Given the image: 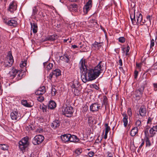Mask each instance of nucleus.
I'll use <instances>...</instances> for the list:
<instances>
[{"instance_id": "28", "label": "nucleus", "mask_w": 157, "mask_h": 157, "mask_svg": "<svg viewBox=\"0 0 157 157\" xmlns=\"http://www.w3.org/2000/svg\"><path fill=\"white\" fill-rule=\"evenodd\" d=\"M40 109L42 110L43 112H46L48 110V108H47V105H45L44 104L40 105Z\"/></svg>"}, {"instance_id": "55", "label": "nucleus", "mask_w": 157, "mask_h": 157, "mask_svg": "<svg viewBox=\"0 0 157 157\" xmlns=\"http://www.w3.org/2000/svg\"><path fill=\"white\" fill-rule=\"evenodd\" d=\"M142 143H141L140 145V146L139 147V148H141V147H142L143 146V145L144 144V140L143 139H142Z\"/></svg>"}, {"instance_id": "17", "label": "nucleus", "mask_w": 157, "mask_h": 157, "mask_svg": "<svg viewBox=\"0 0 157 157\" xmlns=\"http://www.w3.org/2000/svg\"><path fill=\"white\" fill-rule=\"evenodd\" d=\"M56 107V104L53 101H50L48 105V109H54Z\"/></svg>"}, {"instance_id": "56", "label": "nucleus", "mask_w": 157, "mask_h": 157, "mask_svg": "<svg viewBox=\"0 0 157 157\" xmlns=\"http://www.w3.org/2000/svg\"><path fill=\"white\" fill-rule=\"evenodd\" d=\"M154 89L156 90H157V82L156 83H154L153 84Z\"/></svg>"}, {"instance_id": "30", "label": "nucleus", "mask_w": 157, "mask_h": 157, "mask_svg": "<svg viewBox=\"0 0 157 157\" xmlns=\"http://www.w3.org/2000/svg\"><path fill=\"white\" fill-rule=\"evenodd\" d=\"M80 48H82V50L84 51H87L89 49V47L86 45L82 44L80 46Z\"/></svg>"}, {"instance_id": "60", "label": "nucleus", "mask_w": 157, "mask_h": 157, "mask_svg": "<svg viewBox=\"0 0 157 157\" xmlns=\"http://www.w3.org/2000/svg\"><path fill=\"white\" fill-rule=\"evenodd\" d=\"M132 23L134 25H135L136 24H137L135 18L133 20H132Z\"/></svg>"}, {"instance_id": "49", "label": "nucleus", "mask_w": 157, "mask_h": 157, "mask_svg": "<svg viewBox=\"0 0 157 157\" xmlns=\"http://www.w3.org/2000/svg\"><path fill=\"white\" fill-rule=\"evenodd\" d=\"M141 124V122L139 120H137V121H136V125L137 126H140V125Z\"/></svg>"}, {"instance_id": "15", "label": "nucleus", "mask_w": 157, "mask_h": 157, "mask_svg": "<svg viewBox=\"0 0 157 157\" xmlns=\"http://www.w3.org/2000/svg\"><path fill=\"white\" fill-rule=\"evenodd\" d=\"M18 72H19V71L16 70L15 68H13L11 71L9 72V74L10 77L12 78L16 76V75H17V73Z\"/></svg>"}, {"instance_id": "20", "label": "nucleus", "mask_w": 157, "mask_h": 157, "mask_svg": "<svg viewBox=\"0 0 157 157\" xmlns=\"http://www.w3.org/2000/svg\"><path fill=\"white\" fill-rule=\"evenodd\" d=\"M48 62H46L43 63V65L45 67V65H47L46 69L47 71H49L52 69L53 66V64L51 63H49L48 64Z\"/></svg>"}, {"instance_id": "48", "label": "nucleus", "mask_w": 157, "mask_h": 157, "mask_svg": "<svg viewBox=\"0 0 157 157\" xmlns=\"http://www.w3.org/2000/svg\"><path fill=\"white\" fill-rule=\"evenodd\" d=\"M101 44V43H98L96 41H95L94 43L92 45L94 46V47H97L98 45V44Z\"/></svg>"}, {"instance_id": "5", "label": "nucleus", "mask_w": 157, "mask_h": 157, "mask_svg": "<svg viewBox=\"0 0 157 157\" xmlns=\"http://www.w3.org/2000/svg\"><path fill=\"white\" fill-rule=\"evenodd\" d=\"M3 21L4 23L10 26L15 27L17 24V21L13 19L8 20L7 19L3 18Z\"/></svg>"}, {"instance_id": "27", "label": "nucleus", "mask_w": 157, "mask_h": 157, "mask_svg": "<svg viewBox=\"0 0 157 157\" xmlns=\"http://www.w3.org/2000/svg\"><path fill=\"white\" fill-rule=\"evenodd\" d=\"M21 103L22 105L27 107H31L33 106L31 103L29 104L25 100H23L21 101Z\"/></svg>"}, {"instance_id": "57", "label": "nucleus", "mask_w": 157, "mask_h": 157, "mask_svg": "<svg viewBox=\"0 0 157 157\" xmlns=\"http://www.w3.org/2000/svg\"><path fill=\"white\" fill-rule=\"evenodd\" d=\"M151 120H152V119H151V118L150 117H149L147 121V123L148 124H149V123H151Z\"/></svg>"}, {"instance_id": "46", "label": "nucleus", "mask_w": 157, "mask_h": 157, "mask_svg": "<svg viewBox=\"0 0 157 157\" xmlns=\"http://www.w3.org/2000/svg\"><path fill=\"white\" fill-rule=\"evenodd\" d=\"M37 11V10L36 9V7H34V8L33 9V14L34 15H35V14H36V13Z\"/></svg>"}, {"instance_id": "52", "label": "nucleus", "mask_w": 157, "mask_h": 157, "mask_svg": "<svg viewBox=\"0 0 157 157\" xmlns=\"http://www.w3.org/2000/svg\"><path fill=\"white\" fill-rule=\"evenodd\" d=\"M138 72L137 71H134V78L135 79H136L138 75Z\"/></svg>"}, {"instance_id": "34", "label": "nucleus", "mask_w": 157, "mask_h": 157, "mask_svg": "<svg viewBox=\"0 0 157 157\" xmlns=\"http://www.w3.org/2000/svg\"><path fill=\"white\" fill-rule=\"evenodd\" d=\"M105 132L108 133L110 129V127L108 126V124L107 123L105 124Z\"/></svg>"}, {"instance_id": "3", "label": "nucleus", "mask_w": 157, "mask_h": 157, "mask_svg": "<svg viewBox=\"0 0 157 157\" xmlns=\"http://www.w3.org/2000/svg\"><path fill=\"white\" fill-rule=\"evenodd\" d=\"M73 112V108L71 106H67L62 109L63 114L68 117L71 116Z\"/></svg>"}, {"instance_id": "61", "label": "nucleus", "mask_w": 157, "mask_h": 157, "mask_svg": "<svg viewBox=\"0 0 157 157\" xmlns=\"http://www.w3.org/2000/svg\"><path fill=\"white\" fill-rule=\"evenodd\" d=\"M106 157H112L113 155L111 153H108Z\"/></svg>"}, {"instance_id": "39", "label": "nucleus", "mask_w": 157, "mask_h": 157, "mask_svg": "<svg viewBox=\"0 0 157 157\" xmlns=\"http://www.w3.org/2000/svg\"><path fill=\"white\" fill-rule=\"evenodd\" d=\"M88 122L89 124H92L93 123V120L92 116H90L88 118Z\"/></svg>"}, {"instance_id": "11", "label": "nucleus", "mask_w": 157, "mask_h": 157, "mask_svg": "<svg viewBox=\"0 0 157 157\" xmlns=\"http://www.w3.org/2000/svg\"><path fill=\"white\" fill-rule=\"evenodd\" d=\"M61 75V71L59 69H56L54 70L49 75V78L52 79L53 75H55L56 77H58Z\"/></svg>"}, {"instance_id": "37", "label": "nucleus", "mask_w": 157, "mask_h": 157, "mask_svg": "<svg viewBox=\"0 0 157 157\" xmlns=\"http://www.w3.org/2000/svg\"><path fill=\"white\" fill-rule=\"evenodd\" d=\"M38 90L41 91L42 93H44L45 92V87L44 86L40 87L38 89Z\"/></svg>"}, {"instance_id": "36", "label": "nucleus", "mask_w": 157, "mask_h": 157, "mask_svg": "<svg viewBox=\"0 0 157 157\" xmlns=\"http://www.w3.org/2000/svg\"><path fill=\"white\" fill-rule=\"evenodd\" d=\"M108 99L105 96H103V102L104 103V104L105 106L106 105H107L108 103Z\"/></svg>"}, {"instance_id": "47", "label": "nucleus", "mask_w": 157, "mask_h": 157, "mask_svg": "<svg viewBox=\"0 0 157 157\" xmlns=\"http://www.w3.org/2000/svg\"><path fill=\"white\" fill-rule=\"evenodd\" d=\"M155 44L154 40L153 39H152L151 41V44H150V48H151L152 47H153Z\"/></svg>"}, {"instance_id": "42", "label": "nucleus", "mask_w": 157, "mask_h": 157, "mask_svg": "<svg viewBox=\"0 0 157 157\" xmlns=\"http://www.w3.org/2000/svg\"><path fill=\"white\" fill-rule=\"evenodd\" d=\"M127 113L128 115L130 116L131 117L132 116V110L131 108H129L128 109V111H127Z\"/></svg>"}, {"instance_id": "43", "label": "nucleus", "mask_w": 157, "mask_h": 157, "mask_svg": "<svg viewBox=\"0 0 157 157\" xmlns=\"http://www.w3.org/2000/svg\"><path fill=\"white\" fill-rule=\"evenodd\" d=\"M35 94L36 95H41L44 93H42L41 91H40L38 89L35 92Z\"/></svg>"}, {"instance_id": "9", "label": "nucleus", "mask_w": 157, "mask_h": 157, "mask_svg": "<svg viewBox=\"0 0 157 157\" xmlns=\"http://www.w3.org/2000/svg\"><path fill=\"white\" fill-rule=\"evenodd\" d=\"M17 2L13 1L12 3L10 4L8 10L11 13H13L17 9Z\"/></svg>"}, {"instance_id": "4", "label": "nucleus", "mask_w": 157, "mask_h": 157, "mask_svg": "<svg viewBox=\"0 0 157 157\" xmlns=\"http://www.w3.org/2000/svg\"><path fill=\"white\" fill-rule=\"evenodd\" d=\"M44 138L41 135L36 136L33 138L32 142L35 145L40 144L44 140Z\"/></svg>"}, {"instance_id": "7", "label": "nucleus", "mask_w": 157, "mask_h": 157, "mask_svg": "<svg viewBox=\"0 0 157 157\" xmlns=\"http://www.w3.org/2000/svg\"><path fill=\"white\" fill-rule=\"evenodd\" d=\"M10 117L11 119L14 121H17L21 118V115L18 113L17 111H14L10 113Z\"/></svg>"}, {"instance_id": "14", "label": "nucleus", "mask_w": 157, "mask_h": 157, "mask_svg": "<svg viewBox=\"0 0 157 157\" xmlns=\"http://www.w3.org/2000/svg\"><path fill=\"white\" fill-rule=\"evenodd\" d=\"M139 112L141 116L144 117L145 116L147 111L146 109L144 106H142L140 107Z\"/></svg>"}, {"instance_id": "23", "label": "nucleus", "mask_w": 157, "mask_h": 157, "mask_svg": "<svg viewBox=\"0 0 157 157\" xmlns=\"http://www.w3.org/2000/svg\"><path fill=\"white\" fill-rule=\"evenodd\" d=\"M56 38H57L56 36H55V35H53L51 36H49L45 38V40L54 41L56 40Z\"/></svg>"}, {"instance_id": "59", "label": "nucleus", "mask_w": 157, "mask_h": 157, "mask_svg": "<svg viewBox=\"0 0 157 157\" xmlns=\"http://www.w3.org/2000/svg\"><path fill=\"white\" fill-rule=\"evenodd\" d=\"M132 15H130V18L131 21H132V20H133V19H134L135 18V13L134 12V14L133 16V18L132 17Z\"/></svg>"}, {"instance_id": "16", "label": "nucleus", "mask_w": 157, "mask_h": 157, "mask_svg": "<svg viewBox=\"0 0 157 157\" xmlns=\"http://www.w3.org/2000/svg\"><path fill=\"white\" fill-rule=\"evenodd\" d=\"M60 121L58 120L53 121L52 123L51 126L54 128H56L59 126L60 125Z\"/></svg>"}, {"instance_id": "19", "label": "nucleus", "mask_w": 157, "mask_h": 157, "mask_svg": "<svg viewBox=\"0 0 157 157\" xmlns=\"http://www.w3.org/2000/svg\"><path fill=\"white\" fill-rule=\"evenodd\" d=\"M79 139L77 136L75 135H71V136L69 138V141L71 142H78Z\"/></svg>"}, {"instance_id": "41", "label": "nucleus", "mask_w": 157, "mask_h": 157, "mask_svg": "<svg viewBox=\"0 0 157 157\" xmlns=\"http://www.w3.org/2000/svg\"><path fill=\"white\" fill-rule=\"evenodd\" d=\"M77 5L76 4H73L70 6V7L72 8L76 9L77 8Z\"/></svg>"}, {"instance_id": "32", "label": "nucleus", "mask_w": 157, "mask_h": 157, "mask_svg": "<svg viewBox=\"0 0 157 157\" xmlns=\"http://www.w3.org/2000/svg\"><path fill=\"white\" fill-rule=\"evenodd\" d=\"M146 75L145 73H144L142 75L141 77L142 81L143 82H145V83H144V85L147 84L146 82L147 81L146 79Z\"/></svg>"}, {"instance_id": "35", "label": "nucleus", "mask_w": 157, "mask_h": 157, "mask_svg": "<svg viewBox=\"0 0 157 157\" xmlns=\"http://www.w3.org/2000/svg\"><path fill=\"white\" fill-rule=\"evenodd\" d=\"M82 152L81 149H77L75 151V153L77 154V155H78L80 154Z\"/></svg>"}, {"instance_id": "33", "label": "nucleus", "mask_w": 157, "mask_h": 157, "mask_svg": "<svg viewBox=\"0 0 157 157\" xmlns=\"http://www.w3.org/2000/svg\"><path fill=\"white\" fill-rule=\"evenodd\" d=\"M57 93L56 90L54 88L52 87L51 89V94L53 96H55Z\"/></svg>"}, {"instance_id": "6", "label": "nucleus", "mask_w": 157, "mask_h": 157, "mask_svg": "<svg viewBox=\"0 0 157 157\" xmlns=\"http://www.w3.org/2000/svg\"><path fill=\"white\" fill-rule=\"evenodd\" d=\"M8 58H9V60L5 63L4 65V67L8 68L12 66L14 61L11 53L9 54Z\"/></svg>"}, {"instance_id": "54", "label": "nucleus", "mask_w": 157, "mask_h": 157, "mask_svg": "<svg viewBox=\"0 0 157 157\" xmlns=\"http://www.w3.org/2000/svg\"><path fill=\"white\" fill-rule=\"evenodd\" d=\"M152 69L153 70H157V64L155 63L154 64L152 67Z\"/></svg>"}, {"instance_id": "1", "label": "nucleus", "mask_w": 157, "mask_h": 157, "mask_svg": "<svg viewBox=\"0 0 157 157\" xmlns=\"http://www.w3.org/2000/svg\"><path fill=\"white\" fill-rule=\"evenodd\" d=\"M80 67L82 71L81 78L82 82L86 83L91 81L97 78L104 70L105 64L102 61L99 62L98 64L94 68H87L85 64V60L82 59L79 62Z\"/></svg>"}, {"instance_id": "44", "label": "nucleus", "mask_w": 157, "mask_h": 157, "mask_svg": "<svg viewBox=\"0 0 157 157\" xmlns=\"http://www.w3.org/2000/svg\"><path fill=\"white\" fill-rule=\"evenodd\" d=\"M26 61H23L22 63L20 64V66L21 68H23L26 66Z\"/></svg>"}, {"instance_id": "29", "label": "nucleus", "mask_w": 157, "mask_h": 157, "mask_svg": "<svg viewBox=\"0 0 157 157\" xmlns=\"http://www.w3.org/2000/svg\"><path fill=\"white\" fill-rule=\"evenodd\" d=\"M155 127H156V125L153 126L150 129L149 132L150 134H152L153 135L155 134V133L154 132V131L157 132V129H156V128Z\"/></svg>"}, {"instance_id": "51", "label": "nucleus", "mask_w": 157, "mask_h": 157, "mask_svg": "<svg viewBox=\"0 0 157 157\" xmlns=\"http://www.w3.org/2000/svg\"><path fill=\"white\" fill-rule=\"evenodd\" d=\"M64 58H65V61L67 63H68L69 61V57L67 56H65Z\"/></svg>"}, {"instance_id": "40", "label": "nucleus", "mask_w": 157, "mask_h": 157, "mask_svg": "<svg viewBox=\"0 0 157 157\" xmlns=\"http://www.w3.org/2000/svg\"><path fill=\"white\" fill-rule=\"evenodd\" d=\"M119 41L122 43L124 42L125 41V39L123 37H121L119 38Z\"/></svg>"}, {"instance_id": "13", "label": "nucleus", "mask_w": 157, "mask_h": 157, "mask_svg": "<svg viewBox=\"0 0 157 157\" xmlns=\"http://www.w3.org/2000/svg\"><path fill=\"white\" fill-rule=\"evenodd\" d=\"M71 136V134H68L63 135L61 136V138L62 141L64 143L69 141V138Z\"/></svg>"}, {"instance_id": "58", "label": "nucleus", "mask_w": 157, "mask_h": 157, "mask_svg": "<svg viewBox=\"0 0 157 157\" xmlns=\"http://www.w3.org/2000/svg\"><path fill=\"white\" fill-rule=\"evenodd\" d=\"M129 49H130V47H129V46L128 45L127 46V50H126V55H127L128 54V53L129 52Z\"/></svg>"}, {"instance_id": "53", "label": "nucleus", "mask_w": 157, "mask_h": 157, "mask_svg": "<svg viewBox=\"0 0 157 157\" xmlns=\"http://www.w3.org/2000/svg\"><path fill=\"white\" fill-rule=\"evenodd\" d=\"M20 71H19V72L17 73V79L18 80H19L20 79H21V78L20 77Z\"/></svg>"}, {"instance_id": "26", "label": "nucleus", "mask_w": 157, "mask_h": 157, "mask_svg": "<svg viewBox=\"0 0 157 157\" xmlns=\"http://www.w3.org/2000/svg\"><path fill=\"white\" fill-rule=\"evenodd\" d=\"M147 21H148L149 22H147L146 25H147L150 26L151 25V21L152 19V15H148L146 16Z\"/></svg>"}, {"instance_id": "22", "label": "nucleus", "mask_w": 157, "mask_h": 157, "mask_svg": "<svg viewBox=\"0 0 157 157\" xmlns=\"http://www.w3.org/2000/svg\"><path fill=\"white\" fill-rule=\"evenodd\" d=\"M142 19V16L141 13H139L138 16H137L136 17V24L137 25H138L139 24H141V25H143V24H141V21Z\"/></svg>"}, {"instance_id": "64", "label": "nucleus", "mask_w": 157, "mask_h": 157, "mask_svg": "<svg viewBox=\"0 0 157 157\" xmlns=\"http://www.w3.org/2000/svg\"><path fill=\"white\" fill-rule=\"evenodd\" d=\"M141 64L140 63H136V66L137 67H141Z\"/></svg>"}, {"instance_id": "45", "label": "nucleus", "mask_w": 157, "mask_h": 157, "mask_svg": "<svg viewBox=\"0 0 157 157\" xmlns=\"http://www.w3.org/2000/svg\"><path fill=\"white\" fill-rule=\"evenodd\" d=\"M94 154V153L93 151H90L88 154V155L90 157H92L93 156Z\"/></svg>"}, {"instance_id": "24", "label": "nucleus", "mask_w": 157, "mask_h": 157, "mask_svg": "<svg viewBox=\"0 0 157 157\" xmlns=\"http://www.w3.org/2000/svg\"><path fill=\"white\" fill-rule=\"evenodd\" d=\"M138 131V128L137 127L133 128L131 131V135L132 136H135L137 133Z\"/></svg>"}, {"instance_id": "62", "label": "nucleus", "mask_w": 157, "mask_h": 157, "mask_svg": "<svg viewBox=\"0 0 157 157\" xmlns=\"http://www.w3.org/2000/svg\"><path fill=\"white\" fill-rule=\"evenodd\" d=\"M119 64L120 66L122 65V61L121 59H120L119 60Z\"/></svg>"}, {"instance_id": "12", "label": "nucleus", "mask_w": 157, "mask_h": 157, "mask_svg": "<svg viewBox=\"0 0 157 157\" xmlns=\"http://www.w3.org/2000/svg\"><path fill=\"white\" fill-rule=\"evenodd\" d=\"M92 1L91 0H89L88 2H87L85 6H84L83 10L84 11L87 13L88 11L90 10V9L91 7Z\"/></svg>"}, {"instance_id": "50", "label": "nucleus", "mask_w": 157, "mask_h": 157, "mask_svg": "<svg viewBox=\"0 0 157 157\" xmlns=\"http://www.w3.org/2000/svg\"><path fill=\"white\" fill-rule=\"evenodd\" d=\"M71 87L72 88L75 89L74 90V92H75V91H76L78 90L77 89V87L75 84L73 83L72 84V85L71 86Z\"/></svg>"}, {"instance_id": "38", "label": "nucleus", "mask_w": 157, "mask_h": 157, "mask_svg": "<svg viewBox=\"0 0 157 157\" xmlns=\"http://www.w3.org/2000/svg\"><path fill=\"white\" fill-rule=\"evenodd\" d=\"M37 100L40 102H42L44 100V98L41 95H40L37 98Z\"/></svg>"}, {"instance_id": "8", "label": "nucleus", "mask_w": 157, "mask_h": 157, "mask_svg": "<svg viewBox=\"0 0 157 157\" xmlns=\"http://www.w3.org/2000/svg\"><path fill=\"white\" fill-rule=\"evenodd\" d=\"M144 88V85L142 86L141 87L136 90L135 92V95L136 98L140 99L143 94Z\"/></svg>"}, {"instance_id": "21", "label": "nucleus", "mask_w": 157, "mask_h": 157, "mask_svg": "<svg viewBox=\"0 0 157 157\" xmlns=\"http://www.w3.org/2000/svg\"><path fill=\"white\" fill-rule=\"evenodd\" d=\"M123 116L124 117L123 121L124 123V127H126L128 124V116L126 113H124L122 114Z\"/></svg>"}, {"instance_id": "63", "label": "nucleus", "mask_w": 157, "mask_h": 157, "mask_svg": "<svg viewBox=\"0 0 157 157\" xmlns=\"http://www.w3.org/2000/svg\"><path fill=\"white\" fill-rule=\"evenodd\" d=\"M107 134H108V133H106V132H105V135H104V138L105 139H106L107 138Z\"/></svg>"}, {"instance_id": "18", "label": "nucleus", "mask_w": 157, "mask_h": 157, "mask_svg": "<svg viewBox=\"0 0 157 157\" xmlns=\"http://www.w3.org/2000/svg\"><path fill=\"white\" fill-rule=\"evenodd\" d=\"M31 30H32L33 32V33H35L37 32V26L35 22L31 23Z\"/></svg>"}, {"instance_id": "10", "label": "nucleus", "mask_w": 157, "mask_h": 157, "mask_svg": "<svg viewBox=\"0 0 157 157\" xmlns=\"http://www.w3.org/2000/svg\"><path fill=\"white\" fill-rule=\"evenodd\" d=\"M100 108V105L98 103L92 104L90 106V111L93 112L97 111Z\"/></svg>"}, {"instance_id": "31", "label": "nucleus", "mask_w": 157, "mask_h": 157, "mask_svg": "<svg viewBox=\"0 0 157 157\" xmlns=\"http://www.w3.org/2000/svg\"><path fill=\"white\" fill-rule=\"evenodd\" d=\"M146 147H150L151 145V143L149 138L147 137H146Z\"/></svg>"}, {"instance_id": "2", "label": "nucleus", "mask_w": 157, "mask_h": 157, "mask_svg": "<svg viewBox=\"0 0 157 157\" xmlns=\"http://www.w3.org/2000/svg\"><path fill=\"white\" fill-rule=\"evenodd\" d=\"M29 138L26 136L24 137L19 142V147L21 151L25 150L29 145V142L28 141Z\"/></svg>"}, {"instance_id": "25", "label": "nucleus", "mask_w": 157, "mask_h": 157, "mask_svg": "<svg viewBox=\"0 0 157 157\" xmlns=\"http://www.w3.org/2000/svg\"><path fill=\"white\" fill-rule=\"evenodd\" d=\"M9 146L6 144H0V149L4 150L7 151L8 150Z\"/></svg>"}]
</instances>
